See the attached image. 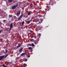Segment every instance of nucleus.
I'll return each mask as SVG.
<instances>
[{
    "label": "nucleus",
    "instance_id": "f257e3e1",
    "mask_svg": "<svg viewBox=\"0 0 67 67\" xmlns=\"http://www.w3.org/2000/svg\"><path fill=\"white\" fill-rule=\"evenodd\" d=\"M40 21H39V19L38 18H36L35 20L34 21L35 22H36V23H37V24H40L42 22V21H43V19H40Z\"/></svg>",
    "mask_w": 67,
    "mask_h": 67
},
{
    "label": "nucleus",
    "instance_id": "f03ea898",
    "mask_svg": "<svg viewBox=\"0 0 67 67\" xmlns=\"http://www.w3.org/2000/svg\"><path fill=\"white\" fill-rule=\"evenodd\" d=\"M18 5H19L18 4H16V5H14V6H13V7H12V9H14L15 8H16V7H18Z\"/></svg>",
    "mask_w": 67,
    "mask_h": 67
},
{
    "label": "nucleus",
    "instance_id": "7ed1b4c3",
    "mask_svg": "<svg viewBox=\"0 0 67 67\" xmlns=\"http://www.w3.org/2000/svg\"><path fill=\"white\" fill-rule=\"evenodd\" d=\"M24 14H21L20 16V17L18 18V21H20L22 19V18L23 17V16Z\"/></svg>",
    "mask_w": 67,
    "mask_h": 67
},
{
    "label": "nucleus",
    "instance_id": "20e7f679",
    "mask_svg": "<svg viewBox=\"0 0 67 67\" xmlns=\"http://www.w3.org/2000/svg\"><path fill=\"white\" fill-rule=\"evenodd\" d=\"M43 28V26H42L41 25H40L39 26H38L37 28H36V29L37 30H40L41 29Z\"/></svg>",
    "mask_w": 67,
    "mask_h": 67
},
{
    "label": "nucleus",
    "instance_id": "39448f33",
    "mask_svg": "<svg viewBox=\"0 0 67 67\" xmlns=\"http://www.w3.org/2000/svg\"><path fill=\"white\" fill-rule=\"evenodd\" d=\"M13 27V23H12L11 24L10 26V28L9 29V31H10L11 30V29H12Z\"/></svg>",
    "mask_w": 67,
    "mask_h": 67
},
{
    "label": "nucleus",
    "instance_id": "423d86ee",
    "mask_svg": "<svg viewBox=\"0 0 67 67\" xmlns=\"http://www.w3.org/2000/svg\"><path fill=\"white\" fill-rule=\"evenodd\" d=\"M4 55L2 56H0V60H2L3 59V58H4Z\"/></svg>",
    "mask_w": 67,
    "mask_h": 67
},
{
    "label": "nucleus",
    "instance_id": "0eeeda50",
    "mask_svg": "<svg viewBox=\"0 0 67 67\" xmlns=\"http://www.w3.org/2000/svg\"><path fill=\"white\" fill-rule=\"evenodd\" d=\"M21 13V10H19V12H18L17 14V16H19L20 14V13Z\"/></svg>",
    "mask_w": 67,
    "mask_h": 67
},
{
    "label": "nucleus",
    "instance_id": "6e6552de",
    "mask_svg": "<svg viewBox=\"0 0 67 67\" xmlns=\"http://www.w3.org/2000/svg\"><path fill=\"white\" fill-rule=\"evenodd\" d=\"M53 0H50V2H49L48 5H50L51 2H53Z\"/></svg>",
    "mask_w": 67,
    "mask_h": 67
},
{
    "label": "nucleus",
    "instance_id": "1a4fd4ad",
    "mask_svg": "<svg viewBox=\"0 0 67 67\" xmlns=\"http://www.w3.org/2000/svg\"><path fill=\"white\" fill-rule=\"evenodd\" d=\"M26 53L27 54V53L26 52H25L24 53H23L21 54V56H23L24 55H25V54Z\"/></svg>",
    "mask_w": 67,
    "mask_h": 67
},
{
    "label": "nucleus",
    "instance_id": "9d476101",
    "mask_svg": "<svg viewBox=\"0 0 67 67\" xmlns=\"http://www.w3.org/2000/svg\"><path fill=\"white\" fill-rule=\"evenodd\" d=\"M47 11H49V10H50V9H51V8H50V7H47Z\"/></svg>",
    "mask_w": 67,
    "mask_h": 67
},
{
    "label": "nucleus",
    "instance_id": "9b49d317",
    "mask_svg": "<svg viewBox=\"0 0 67 67\" xmlns=\"http://www.w3.org/2000/svg\"><path fill=\"white\" fill-rule=\"evenodd\" d=\"M21 46V44H20L19 45L17 46L16 47V48H19V47H20Z\"/></svg>",
    "mask_w": 67,
    "mask_h": 67
},
{
    "label": "nucleus",
    "instance_id": "f8f14e48",
    "mask_svg": "<svg viewBox=\"0 0 67 67\" xmlns=\"http://www.w3.org/2000/svg\"><path fill=\"white\" fill-rule=\"evenodd\" d=\"M43 12L45 14H46V12H47V10L46 9H45V11H43Z\"/></svg>",
    "mask_w": 67,
    "mask_h": 67
},
{
    "label": "nucleus",
    "instance_id": "ddd939ff",
    "mask_svg": "<svg viewBox=\"0 0 67 67\" xmlns=\"http://www.w3.org/2000/svg\"><path fill=\"white\" fill-rule=\"evenodd\" d=\"M27 66V65L26 64H24L23 67H25Z\"/></svg>",
    "mask_w": 67,
    "mask_h": 67
},
{
    "label": "nucleus",
    "instance_id": "4468645a",
    "mask_svg": "<svg viewBox=\"0 0 67 67\" xmlns=\"http://www.w3.org/2000/svg\"><path fill=\"white\" fill-rule=\"evenodd\" d=\"M8 1L9 2H12L13 0H8Z\"/></svg>",
    "mask_w": 67,
    "mask_h": 67
},
{
    "label": "nucleus",
    "instance_id": "2eb2a0df",
    "mask_svg": "<svg viewBox=\"0 0 67 67\" xmlns=\"http://www.w3.org/2000/svg\"><path fill=\"white\" fill-rule=\"evenodd\" d=\"M34 43H35V44H37V43H38V41H36Z\"/></svg>",
    "mask_w": 67,
    "mask_h": 67
},
{
    "label": "nucleus",
    "instance_id": "dca6fc26",
    "mask_svg": "<svg viewBox=\"0 0 67 67\" xmlns=\"http://www.w3.org/2000/svg\"><path fill=\"white\" fill-rule=\"evenodd\" d=\"M13 16L12 15H9V18H11Z\"/></svg>",
    "mask_w": 67,
    "mask_h": 67
},
{
    "label": "nucleus",
    "instance_id": "f3484780",
    "mask_svg": "<svg viewBox=\"0 0 67 67\" xmlns=\"http://www.w3.org/2000/svg\"><path fill=\"white\" fill-rule=\"evenodd\" d=\"M32 48L31 47H29L28 48L29 49H32Z\"/></svg>",
    "mask_w": 67,
    "mask_h": 67
},
{
    "label": "nucleus",
    "instance_id": "a211bd4d",
    "mask_svg": "<svg viewBox=\"0 0 67 67\" xmlns=\"http://www.w3.org/2000/svg\"><path fill=\"white\" fill-rule=\"evenodd\" d=\"M31 46H34V44L33 43H32L31 44Z\"/></svg>",
    "mask_w": 67,
    "mask_h": 67
},
{
    "label": "nucleus",
    "instance_id": "6ab92c4d",
    "mask_svg": "<svg viewBox=\"0 0 67 67\" xmlns=\"http://www.w3.org/2000/svg\"><path fill=\"white\" fill-rule=\"evenodd\" d=\"M8 55H9V54H7L5 56V58H6V57H7Z\"/></svg>",
    "mask_w": 67,
    "mask_h": 67
},
{
    "label": "nucleus",
    "instance_id": "aec40b11",
    "mask_svg": "<svg viewBox=\"0 0 67 67\" xmlns=\"http://www.w3.org/2000/svg\"><path fill=\"white\" fill-rule=\"evenodd\" d=\"M24 21H23L22 22V25H24Z\"/></svg>",
    "mask_w": 67,
    "mask_h": 67
},
{
    "label": "nucleus",
    "instance_id": "412c9836",
    "mask_svg": "<svg viewBox=\"0 0 67 67\" xmlns=\"http://www.w3.org/2000/svg\"><path fill=\"white\" fill-rule=\"evenodd\" d=\"M23 49V47H21L20 48V49L19 51H22Z\"/></svg>",
    "mask_w": 67,
    "mask_h": 67
},
{
    "label": "nucleus",
    "instance_id": "4be33fe9",
    "mask_svg": "<svg viewBox=\"0 0 67 67\" xmlns=\"http://www.w3.org/2000/svg\"><path fill=\"white\" fill-rule=\"evenodd\" d=\"M38 9L39 10H41L42 9L41 8V7H40L38 8Z\"/></svg>",
    "mask_w": 67,
    "mask_h": 67
},
{
    "label": "nucleus",
    "instance_id": "5701e85b",
    "mask_svg": "<svg viewBox=\"0 0 67 67\" xmlns=\"http://www.w3.org/2000/svg\"><path fill=\"white\" fill-rule=\"evenodd\" d=\"M28 15H30V12H29L28 13Z\"/></svg>",
    "mask_w": 67,
    "mask_h": 67
},
{
    "label": "nucleus",
    "instance_id": "b1692460",
    "mask_svg": "<svg viewBox=\"0 0 67 67\" xmlns=\"http://www.w3.org/2000/svg\"><path fill=\"white\" fill-rule=\"evenodd\" d=\"M38 16H39V17H42V16L41 15H38Z\"/></svg>",
    "mask_w": 67,
    "mask_h": 67
},
{
    "label": "nucleus",
    "instance_id": "393cba45",
    "mask_svg": "<svg viewBox=\"0 0 67 67\" xmlns=\"http://www.w3.org/2000/svg\"><path fill=\"white\" fill-rule=\"evenodd\" d=\"M38 36H41V34H38Z\"/></svg>",
    "mask_w": 67,
    "mask_h": 67
},
{
    "label": "nucleus",
    "instance_id": "a878e982",
    "mask_svg": "<svg viewBox=\"0 0 67 67\" xmlns=\"http://www.w3.org/2000/svg\"><path fill=\"white\" fill-rule=\"evenodd\" d=\"M30 23V21L29 20L28 21L27 24H29V23Z\"/></svg>",
    "mask_w": 67,
    "mask_h": 67
},
{
    "label": "nucleus",
    "instance_id": "bb28decb",
    "mask_svg": "<svg viewBox=\"0 0 67 67\" xmlns=\"http://www.w3.org/2000/svg\"><path fill=\"white\" fill-rule=\"evenodd\" d=\"M2 31H3V30H0V34L2 32Z\"/></svg>",
    "mask_w": 67,
    "mask_h": 67
},
{
    "label": "nucleus",
    "instance_id": "cd10ccee",
    "mask_svg": "<svg viewBox=\"0 0 67 67\" xmlns=\"http://www.w3.org/2000/svg\"><path fill=\"white\" fill-rule=\"evenodd\" d=\"M7 21V20H3V22L4 23V22H5V21Z\"/></svg>",
    "mask_w": 67,
    "mask_h": 67
},
{
    "label": "nucleus",
    "instance_id": "c85d7f7f",
    "mask_svg": "<svg viewBox=\"0 0 67 67\" xmlns=\"http://www.w3.org/2000/svg\"><path fill=\"white\" fill-rule=\"evenodd\" d=\"M2 66H3V67H7L5 66L4 65H2Z\"/></svg>",
    "mask_w": 67,
    "mask_h": 67
},
{
    "label": "nucleus",
    "instance_id": "c756f323",
    "mask_svg": "<svg viewBox=\"0 0 67 67\" xmlns=\"http://www.w3.org/2000/svg\"><path fill=\"white\" fill-rule=\"evenodd\" d=\"M27 61V59H25V62H26V61Z\"/></svg>",
    "mask_w": 67,
    "mask_h": 67
},
{
    "label": "nucleus",
    "instance_id": "7c9ffc66",
    "mask_svg": "<svg viewBox=\"0 0 67 67\" xmlns=\"http://www.w3.org/2000/svg\"><path fill=\"white\" fill-rule=\"evenodd\" d=\"M29 31L30 32H32V30H29Z\"/></svg>",
    "mask_w": 67,
    "mask_h": 67
},
{
    "label": "nucleus",
    "instance_id": "2f4dec72",
    "mask_svg": "<svg viewBox=\"0 0 67 67\" xmlns=\"http://www.w3.org/2000/svg\"><path fill=\"white\" fill-rule=\"evenodd\" d=\"M29 46H31V44H29Z\"/></svg>",
    "mask_w": 67,
    "mask_h": 67
},
{
    "label": "nucleus",
    "instance_id": "473e14b6",
    "mask_svg": "<svg viewBox=\"0 0 67 67\" xmlns=\"http://www.w3.org/2000/svg\"><path fill=\"white\" fill-rule=\"evenodd\" d=\"M28 58H29V57H30V56L28 55Z\"/></svg>",
    "mask_w": 67,
    "mask_h": 67
},
{
    "label": "nucleus",
    "instance_id": "72a5a7b5",
    "mask_svg": "<svg viewBox=\"0 0 67 67\" xmlns=\"http://www.w3.org/2000/svg\"><path fill=\"white\" fill-rule=\"evenodd\" d=\"M6 53H7L8 52V51H5Z\"/></svg>",
    "mask_w": 67,
    "mask_h": 67
},
{
    "label": "nucleus",
    "instance_id": "f704fd0d",
    "mask_svg": "<svg viewBox=\"0 0 67 67\" xmlns=\"http://www.w3.org/2000/svg\"><path fill=\"white\" fill-rule=\"evenodd\" d=\"M34 37H35L36 38V36H34Z\"/></svg>",
    "mask_w": 67,
    "mask_h": 67
},
{
    "label": "nucleus",
    "instance_id": "c9c22d12",
    "mask_svg": "<svg viewBox=\"0 0 67 67\" xmlns=\"http://www.w3.org/2000/svg\"><path fill=\"white\" fill-rule=\"evenodd\" d=\"M23 67V66H22V65H21L20 67Z\"/></svg>",
    "mask_w": 67,
    "mask_h": 67
},
{
    "label": "nucleus",
    "instance_id": "e433bc0d",
    "mask_svg": "<svg viewBox=\"0 0 67 67\" xmlns=\"http://www.w3.org/2000/svg\"><path fill=\"white\" fill-rule=\"evenodd\" d=\"M19 51V52H21V51Z\"/></svg>",
    "mask_w": 67,
    "mask_h": 67
},
{
    "label": "nucleus",
    "instance_id": "4c0bfd02",
    "mask_svg": "<svg viewBox=\"0 0 67 67\" xmlns=\"http://www.w3.org/2000/svg\"><path fill=\"white\" fill-rule=\"evenodd\" d=\"M31 38H33V37H32Z\"/></svg>",
    "mask_w": 67,
    "mask_h": 67
},
{
    "label": "nucleus",
    "instance_id": "58836bf2",
    "mask_svg": "<svg viewBox=\"0 0 67 67\" xmlns=\"http://www.w3.org/2000/svg\"><path fill=\"white\" fill-rule=\"evenodd\" d=\"M31 52H33V51H31Z\"/></svg>",
    "mask_w": 67,
    "mask_h": 67
},
{
    "label": "nucleus",
    "instance_id": "ea45409f",
    "mask_svg": "<svg viewBox=\"0 0 67 67\" xmlns=\"http://www.w3.org/2000/svg\"><path fill=\"white\" fill-rule=\"evenodd\" d=\"M19 44H18V45H19Z\"/></svg>",
    "mask_w": 67,
    "mask_h": 67
},
{
    "label": "nucleus",
    "instance_id": "a19ab883",
    "mask_svg": "<svg viewBox=\"0 0 67 67\" xmlns=\"http://www.w3.org/2000/svg\"><path fill=\"white\" fill-rule=\"evenodd\" d=\"M5 51H7V50H5Z\"/></svg>",
    "mask_w": 67,
    "mask_h": 67
},
{
    "label": "nucleus",
    "instance_id": "79ce46f5",
    "mask_svg": "<svg viewBox=\"0 0 67 67\" xmlns=\"http://www.w3.org/2000/svg\"><path fill=\"white\" fill-rule=\"evenodd\" d=\"M57 0L58 1V0Z\"/></svg>",
    "mask_w": 67,
    "mask_h": 67
},
{
    "label": "nucleus",
    "instance_id": "37998d69",
    "mask_svg": "<svg viewBox=\"0 0 67 67\" xmlns=\"http://www.w3.org/2000/svg\"><path fill=\"white\" fill-rule=\"evenodd\" d=\"M31 40V41H32V40Z\"/></svg>",
    "mask_w": 67,
    "mask_h": 67
}]
</instances>
